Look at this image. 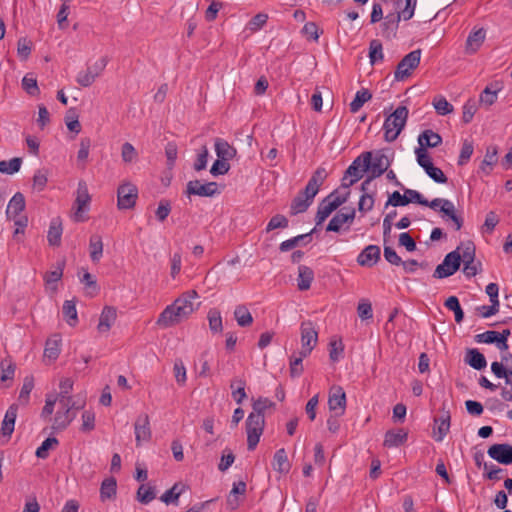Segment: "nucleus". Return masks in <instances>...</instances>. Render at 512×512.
<instances>
[{
    "label": "nucleus",
    "mask_w": 512,
    "mask_h": 512,
    "mask_svg": "<svg viewBox=\"0 0 512 512\" xmlns=\"http://www.w3.org/2000/svg\"><path fill=\"white\" fill-rule=\"evenodd\" d=\"M477 111V104L473 100H468L463 106L462 120L465 124L470 123Z\"/></svg>",
    "instance_id": "obj_63"
},
{
    "label": "nucleus",
    "mask_w": 512,
    "mask_h": 512,
    "mask_svg": "<svg viewBox=\"0 0 512 512\" xmlns=\"http://www.w3.org/2000/svg\"><path fill=\"white\" fill-rule=\"evenodd\" d=\"M215 151L219 159L225 160L227 162L233 159L237 154V151L233 146L220 138L216 139L215 141Z\"/></svg>",
    "instance_id": "obj_33"
},
{
    "label": "nucleus",
    "mask_w": 512,
    "mask_h": 512,
    "mask_svg": "<svg viewBox=\"0 0 512 512\" xmlns=\"http://www.w3.org/2000/svg\"><path fill=\"white\" fill-rule=\"evenodd\" d=\"M490 458L503 465L512 464V445L497 443L489 447L487 451Z\"/></svg>",
    "instance_id": "obj_15"
},
{
    "label": "nucleus",
    "mask_w": 512,
    "mask_h": 512,
    "mask_svg": "<svg viewBox=\"0 0 512 512\" xmlns=\"http://www.w3.org/2000/svg\"><path fill=\"white\" fill-rule=\"evenodd\" d=\"M306 356H302L301 351L294 353L290 357V376L292 378L299 377L303 373L302 361Z\"/></svg>",
    "instance_id": "obj_47"
},
{
    "label": "nucleus",
    "mask_w": 512,
    "mask_h": 512,
    "mask_svg": "<svg viewBox=\"0 0 512 512\" xmlns=\"http://www.w3.org/2000/svg\"><path fill=\"white\" fill-rule=\"evenodd\" d=\"M245 386L246 382L241 378H234L230 383L232 397L238 404L246 398Z\"/></svg>",
    "instance_id": "obj_39"
},
{
    "label": "nucleus",
    "mask_w": 512,
    "mask_h": 512,
    "mask_svg": "<svg viewBox=\"0 0 512 512\" xmlns=\"http://www.w3.org/2000/svg\"><path fill=\"white\" fill-rule=\"evenodd\" d=\"M186 193L201 197H212L218 193L217 183L209 182L202 184L199 180H192L187 183Z\"/></svg>",
    "instance_id": "obj_16"
},
{
    "label": "nucleus",
    "mask_w": 512,
    "mask_h": 512,
    "mask_svg": "<svg viewBox=\"0 0 512 512\" xmlns=\"http://www.w3.org/2000/svg\"><path fill=\"white\" fill-rule=\"evenodd\" d=\"M408 117V109L406 106H399L389 115L383 125L384 138L387 142H393L397 139L403 130Z\"/></svg>",
    "instance_id": "obj_3"
},
{
    "label": "nucleus",
    "mask_w": 512,
    "mask_h": 512,
    "mask_svg": "<svg viewBox=\"0 0 512 512\" xmlns=\"http://www.w3.org/2000/svg\"><path fill=\"white\" fill-rule=\"evenodd\" d=\"M32 49V42L26 37H22L17 42V54L22 60H26Z\"/></svg>",
    "instance_id": "obj_56"
},
{
    "label": "nucleus",
    "mask_w": 512,
    "mask_h": 512,
    "mask_svg": "<svg viewBox=\"0 0 512 512\" xmlns=\"http://www.w3.org/2000/svg\"><path fill=\"white\" fill-rule=\"evenodd\" d=\"M313 232H314V229L309 233L298 235L296 237H293L291 239L283 241L279 246V250L281 252L290 251L293 248H295L296 246L300 245V243L302 242V240H304V238H308V242H311L312 241L311 235Z\"/></svg>",
    "instance_id": "obj_43"
},
{
    "label": "nucleus",
    "mask_w": 512,
    "mask_h": 512,
    "mask_svg": "<svg viewBox=\"0 0 512 512\" xmlns=\"http://www.w3.org/2000/svg\"><path fill=\"white\" fill-rule=\"evenodd\" d=\"M433 106L439 115H447L453 111V106L444 97L434 99Z\"/></svg>",
    "instance_id": "obj_62"
},
{
    "label": "nucleus",
    "mask_w": 512,
    "mask_h": 512,
    "mask_svg": "<svg viewBox=\"0 0 512 512\" xmlns=\"http://www.w3.org/2000/svg\"><path fill=\"white\" fill-rule=\"evenodd\" d=\"M430 208L442 213V218L451 220L456 230H460L463 226V219L456 213L455 205L448 199L435 198L431 201Z\"/></svg>",
    "instance_id": "obj_7"
},
{
    "label": "nucleus",
    "mask_w": 512,
    "mask_h": 512,
    "mask_svg": "<svg viewBox=\"0 0 512 512\" xmlns=\"http://www.w3.org/2000/svg\"><path fill=\"white\" fill-rule=\"evenodd\" d=\"M372 94L368 89H362L357 91L355 98L350 103V111L352 113L358 112L361 107L366 103L367 101L371 100Z\"/></svg>",
    "instance_id": "obj_42"
},
{
    "label": "nucleus",
    "mask_w": 512,
    "mask_h": 512,
    "mask_svg": "<svg viewBox=\"0 0 512 512\" xmlns=\"http://www.w3.org/2000/svg\"><path fill=\"white\" fill-rule=\"evenodd\" d=\"M511 358V353H505L501 354V361L500 362H493L491 364V371L497 378H504L506 385L509 386V388H512V372L510 371L507 374V371L504 370V365L507 364V362Z\"/></svg>",
    "instance_id": "obj_22"
},
{
    "label": "nucleus",
    "mask_w": 512,
    "mask_h": 512,
    "mask_svg": "<svg viewBox=\"0 0 512 512\" xmlns=\"http://www.w3.org/2000/svg\"><path fill=\"white\" fill-rule=\"evenodd\" d=\"M366 171H368V169H365L361 154L347 168L341 188L348 189L351 185H353L355 182L361 179L363 177L364 172Z\"/></svg>",
    "instance_id": "obj_12"
},
{
    "label": "nucleus",
    "mask_w": 512,
    "mask_h": 512,
    "mask_svg": "<svg viewBox=\"0 0 512 512\" xmlns=\"http://www.w3.org/2000/svg\"><path fill=\"white\" fill-rule=\"evenodd\" d=\"M421 54V50L416 49L402 58L394 73V77L397 81H403L411 75L412 71L419 66Z\"/></svg>",
    "instance_id": "obj_6"
},
{
    "label": "nucleus",
    "mask_w": 512,
    "mask_h": 512,
    "mask_svg": "<svg viewBox=\"0 0 512 512\" xmlns=\"http://www.w3.org/2000/svg\"><path fill=\"white\" fill-rule=\"evenodd\" d=\"M265 419L263 414L250 413L246 420L247 448L253 451L263 433Z\"/></svg>",
    "instance_id": "obj_5"
},
{
    "label": "nucleus",
    "mask_w": 512,
    "mask_h": 512,
    "mask_svg": "<svg viewBox=\"0 0 512 512\" xmlns=\"http://www.w3.org/2000/svg\"><path fill=\"white\" fill-rule=\"evenodd\" d=\"M464 361L476 370H482L487 366L485 356L476 348L466 350Z\"/></svg>",
    "instance_id": "obj_26"
},
{
    "label": "nucleus",
    "mask_w": 512,
    "mask_h": 512,
    "mask_svg": "<svg viewBox=\"0 0 512 512\" xmlns=\"http://www.w3.org/2000/svg\"><path fill=\"white\" fill-rule=\"evenodd\" d=\"M415 11L410 6H405L400 11L389 13L385 16L384 22L381 24L382 35L386 39H392L396 37L399 22L401 20L407 21L414 16Z\"/></svg>",
    "instance_id": "obj_4"
},
{
    "label": "nucleus",
    "mask_w": 512,
    "mask_h": 512,
    "mask_svg": "<svg viewBox=\"0 0 512 512\" xmlns=\"http://www.w3.org/2000/svg\"><path fill=\"white\" fill-rule=\"evenodd\" d=\"M363 195L360 197L359 203H358V210L360 212H367L372 210L374 206V197L373 194L370 193V191H362Z\"/></svg>",
    "instance_id": "obj_58"
},
{
    "label": "nucleus",
    "mask_w": 512,
    "mask_h": 512,
    "mask_svg": "<svg viewBox=\"0 0 512 512\" xmlns=\"http://www.w3.org/2000/svg\"><path fill=\"white\" fill-rule=\"evenodd\" d=\"M59 393L57 394L58 402L67 401V397L70 396V392L73 389V380L71 378H64L59 384Z\"/></svg>",
    "instance_id": "obj_55"
},
{
    "label": "nucleus",
    "mask_w": 512,
    "mask_h": 512,
    "mask_svg": "<svg viewBox=\"0 0 512 512\" xmlns=\"http://www.w3.org/2000/svg\"><path fill=\"white\" fill-rule=\"evenodd\" d=\"M336 209V204H333L331 201H328L327 198L325 197L318 206V210L315 217L316 225L322 224L329 217V215Z\"/></svg>",
    "instance_id": "obj_35"
},
{
    "label": "nucleus",
    "mask_w": 512,
    "mask_h": 512,
    "mask_svg": "<svg viewBox=\"0 0 512 512\" xmlns=\"http://www.w3.org/2000/svg\"><path fill=\"white\" fill-rule=\"evenodd\" d=\"M34 387V380L32 377H25L22 388L19 393V401L23 404H27L29 396Z\"/></svg>",
    "instance_id": "obj_59"
},
{
    "label": "nucleus",
    "mask_w": 512,
    "mask_h": 512,
    "mask_svg": "<svg viewBox=\"0 0 512 512\" xmlns=\"http://www.w3.org/2000/svg\"><path fill=\"white\" fill-rule=\"evenodd\" d=\"M486 32L484 28L472 31L466 40V52L468 54L475 53L483 44Z\"/></svg>",
    "instance_id": "obj_30"
},
{
    "label": "nucleus",
    "mask_w": 512,
    "mask_h": 512,
    "mask_svg": "<svg viewBox=\"0 0 512 512\" xmlns=\"http://www.w3.org/2000/svg\"><path fill=\"white\" fill-rule=\"evenodd\" d=\"M184 486L180 483H175L169 490H167L161 497V501L165 504L176 503L184 490Z\"/></svg>",
    "instance_id": "obj_45"
},
{
    "label": "nucleus",
    "mask_w": 512,
    "mask_h": 512,
    "mask_svg": "<svg viewBox=\"0 0 512 512\" xmlns=\"http://www.w3.org/2000/svg\"><path fill=\"white\" fill-rule=\"evenodd\" d=\"M450 420V412L448 410L442 409L440 416L435 418V423L437 424V433L435 436L436 441L441 442L449 432Z\"/></svg>",
    "instance_id": "obj_29"
},
{
    "label": "nucleus",
    "mask_w": 512,
    "mask_h": 512,
    "mask_svg": "<svg viewBox=\"0 0 512 512\" xmlns=\"http://www.w3.org/2000/svg\"><path fill=\"white\" fill-rule=\"evenodd\" d=\"M117 206L120 210L131 209L138 198V189L132 183H124L117 190Z\"/></svg>",
    "instance_id": "obj_11"
},
{
    "label": "nucleus",
    "mask_w": 512,
    "mask_h": 512,
    "mask_svg": "<svg viewBox=\"0 0 512 512\" xmlns=\"http://www.w3.org/2000/svg\"><path fill=\"white\" fill-rule=\"evenodd\" d=\"M473 150H474L473 143L471 141L464 140L461 151H460V155L458 158V165H460V166L465 165L471 158V155L473 154Z\"/></svg>",
    "instance_id": "obj_57"
},
{
    "label": "nucleus",
    "mask_w": 512,
    "mask_h": 512,
    "mask_svg": "<svg viewBox=\"0 0 512 512\" xmlns=\"http://www.w3.org/2000/svg\"><path fill=\"white\" fill-rule=\"evenodd\" d=\"M89 251L91 260L94 263L99 262L103 254V242L99 235H93L89 241Z\"/></svg>",
    "instance_id": "obj_37"
},
{
    "label": "nucleus",
    "mask_w": 512,
    "mask_h": 512,
    "mask_svg": "<svg viewBox=\"0 0 512 512\" xmlns=\"http://www.w3.org/2000/svg\"><path fill=\"white\" fill-rule=\"evenodd\" d=\"M314 280L313 270L305 265L298 267L297 287L300 291H306L311 287Z\"/></svg>",
    "instance_id": "obj_31"
},
{
    "label": "nucleus",
    "mask_w": 512,
    "mask_h": 512,
    "mask_svg": "<svg viewBox=\"0 0 512 512\" xmlns=\"http://www.w3.org/2000/svg\"><path fill=\"white\" fill-rule=\"evenodd\" d=\"M301 330V354L308 356L314 349L318 341V333L315 330L314 324L311 321H304L300 326Z\"/></svg>",
    "instance_id": "obj_10"
},
{
    "label": "nucleus",
    "mask_w": 512,
    "mask_h": 512,
    "mask_svg": "<svg viewBox=\"0 0 512 512\" xmlns=\"http://www.w3.org/2000/svg\"><path fill=\"white\" fill-rule=\"evenodd\" d=\"M117 317V312L114 307L105 306L102 310V313L99 318V323L97 329L100 333L108 332L115 322Z\"/></svg>",
    "instance_id": "obj_24"
},
{
    "label": "nucleus",
    "mask_w": 512,
    "mask_h": 512,
    "mask_svg": "<svg viewBox=\"0 0 512 512\" xmlns=\"http://www.w3.org/2000/svg\"><path fill=\"white\" fill-rule=\"evenodd\" d=\"M59 444L55 437H48L36 450V456L40 459H46L49 456V450L54 449Z\"/></svg>",
    "instance_id": "obj_46"
},
{
    "label": "nucleus",
    "mask_w": 512,
    "mask_h": 512,
    "mask_svg": "<svg viewBox=\"0 0 512 512\" xmlns=\"http://www.w3.org/2000/svg\"><path fill=\"white\" fill-rule=\"evenodd\" d=\"M91 201V196L88 191V186L85 181L80 180L76 191V199L74 202V220L77 222L83 221L82 214L88 210Z\"/></svg>",
    "instance_id": "obj_9"
},
{
    "label": "nucleus",
    "mask_w": 512,
    "mask_h": 512,
    "mask_svg": "<svg viewBox=\"0 0 512 512\" xmlns=\"http://www.w3.org/2000/svg\"><path fill=\"white\" fill-rule=\"evenodd\" d=\"M21 164L22 158L20 157H14L9 161L2 160L0 161V172L2 174L12 175L20 170Z\"/></svg>",
    "instance_id": "obj_44"
},
{
    "label": "nucleus",
    "mask_w": 512,
    "mask_h": 512,
    "mask_svg": "<svg viewBox=\"0 0 512 512\" xmlns=\"http://www.w3.org/2000/svg\"><path fill=\"white\" fill-rule=\"evenodd\" d=\"M445 307L453 311L455 314V321L460 323L463 321L464 312L460 306L459 300L456 296H450L444 303Z\"/></svg>",
    "instance_id": "obj_49"
},
{
    "label": "nucleus",
    "mask_w": 512,
    "mask_h": 512,
    "mask_svg": "<svg viewBox=\"0 0 512 512\" xmlns=\"http://www.w3.org/2000/svg\"><path fill=\"white\" fill-rule=\"evenodd\" d=\"M48 181V173L46 170H37L33 176V188L42 191L46 187Z\"/></svg>",
    "instance_id": "obj_61"
},
{
    "label": "nucleus",
    "mask_w": 512,
    "mask_h": 512,
    "mask_svg": "<svg viewBox=\"0 0 512 512\" xmlns=\"http://www.w3.org/2000/svg\"><path fill=\"white\" fill-rule=\"evenodd\" d=\"M362 159L365 169H368L371 175L362 182L361 191H370L372 180L387 171L391 165V160L382 150H377L374 153L364 152L362 153Z\"/></svg>",
    "instance_id": "obj_2"
},
{
    "label": "nucleus",
    "mask_w": 512,
    "mask_h": 512,
    "mask_svg": "<svg viewBox=\"0 0 512 512\" xmlns=\"http://www.w3.org/2000/svg\"><path fill=\"white\" fill-rule=\"evenodd\" d=\"M65 267V261H60L57 263V269L54 271L46 272L44 275V281L46 285L51 286L52 284L57 283L61 280L63 276V270Z\"/></svg>",
    "instance_id": "obj_51"
},
{
    "label": "nucleus",
    "mask_w": 512,
    "mask_h": 512,
    "mask_svg": "<svg viewBox=\"0 0 512 512\" xmlns=\"http://www.w3.org/2000/svg\"><path fill=\"white\" fill-rule=\"evenodd\" d=\"M327 172L324 167H318L306 185L307 192L317 195L319 188L324 183Z\"/></svg>",
    "instance_id": "obj_32"
},
{
    "label": "nucleus",
    "mask_w": 512,
    "mask_h": 512,
    "mask_svg": "<svg viewBox=\"0 0 512 512\" xmlns=\"http://www.w3.org/2000/svg\"><path fill=\"white\" fill-rule=\"evenodd\" d=\"M234 317L241 327H248L253 322V317L246 306L239 305L234 310Z\"/></svg>",
    "instance_id": "obj_41"
},
{
    "label": "nucleus",
    "mask_w": 512,
    "mask_h": 512,
    "mask_svg": "<svg viewBox=\"0 0 512 512\" xmlns=\"http://www.w3.org/2000/svg\"><path fill=\"white\" fill-rule=\"evenodd\" d=\"M75 413L70 412L65 406H60L53 419L52 430L63 431L65 430L72 420L75 418Z\"/></svg>",
    "instance_id": "obj_20"
},
{
    "label": "nucleus",
    "mask_w": 512,
    "mask_h": 512,
    "mask_svg": "<svg viewBox=\"0 0 512 512\" xmlns=\"http://www.w3.org/2000/svg\"><path fill=\"white\" fill-rule=\"evenodd\" d=\"M155 489L151 486L142 484L137 491V500L142 504H148L155 499Z\"/></svg>",
    "instance_id": "obj_52"
},
{
    "label": "nucleus",
    "mask_w": 512,
    "mask_h": 512,
    "mask_svg": "<svg viewBox=\"0 0 512 512\" xmlns=\"http://www.w3.org/2000/svg\"><path fill=\"white\" fill-rule=\"evenodd\" d=\"M229 169H230V164L227 161L218 158L213 163V165L210 169V173L213 176L224 175V174L228 173Z\"/></svg>",
    "instance_id": "obj_64"
},
{
    "label": "nucleus",
    "mask_w": 512,
    "mask_h": 512,
    "mask_svg": "<svg viewBox=\"0 0 512 512\" xmlns=\"http://www.w3.org/2000/svg\"><path fill=\"white\" fill-rule=\"evenodd\" d=\"M62 312L66 322L70 326L74 327L78 322L75 302L72 300H66L63 304Z\"/></svg>",
    "instance_id": "obj_40"
},
{
    "label": "nucleus",
    "mask_w": 512,
    "mask_h": 512,
    "mask_svg": "<svg viewBox=\"0 0 512 512\" xmlns=\"http://www.w3.org/2000/svg\"><path fill=\"white\" fill-rule=\"evenodd\" d=\"M408 439V433L403 429L388 430L385 433L383 445L387 448L399 447Z\"/></svg>",
    "instance_id": "obj_25"
},
{
    "label": "nucleus",
    "mask_w": 512,
    "mask_h": 512,
    "mask_svg": "<svg viewBox=\"0 0 512 512\" xmlns=\"http://www.w3.org/2000/svg\"><path fill=\"white\" fill-rule=\"evenodd\" d=\"M25 197L21 192H17L10 199L7 209L6 215L9 219H15L20 215L22 211L25 209Z\"/></svg>",
    "instance_id": "obj_23"
},
{
    "label": "nucleus",
    "mask_w": 512,
    "mask_h": 512,
    "mask_svg": "<svg viewBox=\"0 0 512 512\" xmlns=\"http://www.w3.org/2000/svg\"><path fill=\"white\" fill-rule=\"evenodd\" d=\"M22 88L24 91L31 95V96H37L40 93L37 79L32 74H27L22 79Z\"/></svg>",
    "instance_id": "obj_50"
},
{
    "label": "nucleus",
    "mask_w": 512,
    "mask_h": 512,
    "mask_svg": "<svg viewBox=\"0 0 512 512\" xmlns=\"http://www.w3.org/2000/svg\"><path fill=\"white\" fill-rule=\"evenodd\" d=\"M209 328L212 332L218 333L223 329L221 314L216 309H211L208 312Z\"/></svg>",
    "instance_id": "obj_54"
},
{
    "label": "nucleus",
    "mask_w": 512,
    "mask_h": 512,
    "mask_svg": "<svg viewBox=\"0 0 512 512\" xmlns=\"http://www.w3.org/2000/svg\"><path fill=\"white\" fill-rule=\"evenodd\" d=\"M316 195L307 192V189L300 191L292 200L290 205V215L294 216L299 213H304L313 203Z\"/></svg>",
    "instance_id": "obj_18"
},
{
    "label": "nucleus",
    "mask_w": 512,
    "mask_h": 512,
    "mask_svg": "<svg viewBox=\"0 0 512 512\" xmlns=\"http://www.w3.org/2000/svg\"><path fill=\"white\" fill-rule=\"evenodd\" d=\"M383 47L379 40H372L369 44L370 63L374 65L376 62L383 60Z\"/></svg>",
    "instance_id": "obj_48"
},
{
    "label": "nucleus",
    "mask_w": 512,
    "mask_h": 512,
    "mask_svg": "<svg viewBox=\"0 0 512 512\" xmlns=\"http://www.w3.org/2000/svg\"><path fill=\"white\" fill-rule=\"evenodd\" d=\"M198 297L195 290L183 293L162 311L157 319V325L168 328L187 319L195 311L194 300Z\"/></svg>",
    "instance_id": "obj_1"
},
{
    "label": "nucleus",
    "mask_w": 512,
    "mask_h": 512,
    "mask_svg": "<svg viewBox=\"0 0 512 512\" xmlns=\"http://www.w3.org/2000/svg\"><path fill=\"white\" fill-rule=\"evenodd\" d=\"M18 406L16 404H12L7 409L4 419L2 421L0 433L3 437L7 439L10 438L11 434L14 431L15 421L17 418Z\"/></svg>",
    "instance_id": "obj_21"
},
{
    "label": "nucleus",
    "mask_w": 512,
    "mask_h": 512,
    "mask_svg": "<svg viewBox=\"0 0 512 512\" xmlns=\"http://www.w3.org/2000/svg\"><path fill=\"white\" fill-rule=\"evenodd\" d=\"M356 211L354 208L344 207L338 211L329 221L326 231L339 232L345 223L352 224L355 219Z\"/></svg>",
    "instance_id": "obj_13"
},
{
    "label": "nucleus",
    "mask_w": 512,
    "mask_h": 512,
    "mask_svg": "<svg viewBox=\"0 0 512 512\" xmlns=\"http://www.w3.org/2000/svg\"><path fill=\"white\" fill-rule=\"evenodd\" d=\"M460 265L461 257L457 248L445 256L443 262L436 267L433 277L439 279L449 277L459 270Z\"/></svg>",
    "instance_id": "obj_8"
},
{
    "label": "nucleus",
    "mask_w": 512,
    "mask_h": 512,
    "mask_svg": "<svg viewBox=\"0 0 512 512\" xmlns=\"http://www.w3.org/2000/svg\"><path fill=\"white\" fill-rule=\"evenodd\" d=\"M60 342L61 339L58 335L49 338L45 344L44 358H48L51 361L56 360L60 354Z\"/></svg>",
    "instance_id": "obj_34"
},
{
    "label": "nucleus",
    "mask_w": 512,
    "mask_h": 512,
    "mask_svg": "<svg viewBox=\"0 0 512 512\" xmlns=\"http://www.w3.org/2000/svg\"><path fill=\"white\" fill-rule=\"evenodd\" d=\"M328 405L336 416L343 415L346 408V394L341 386H333L329 392Z\"/></svg>",
    "instance_id": "obj_14"
},
{
    "label": "nucleus",
    "mask_w": 512,
    "mask_h": 512,
    "mask_svg": "<svg viewBox=\"0 0 512 512\" xmlns=\"http://www.w3.org/2000/svg\"><path fill=\"white\" fill-rule=\"evenodd\" d=\"M136 445L140 446L142 442H148L152 433L148 414H140L134 424Z\"/></svg>",
    "instance_id": "obj_17"
},
{
    "label": "nucleus",
    "mask_w": 512,
    "mask_h": 512,
    "mask_svg": "<svg viewBox=\"0 0 512 512\" xmlns=\"http://www.w3.org/2000/svg\"><path fill=\"white\" fill-rule=\"evenodd\" d=\"M290 463L284 448L276 451L273 459V468L280 473H287L290 470Z\"/></svg>",
    "instance_id": "obj_36"
},
{
    "label": "nucleus",
    "mask_w": 512,
    "mask_h": 512,
    "mask_svg": "<svg viewBox=\"0 0 512 512\" xmlns=\"http://www.w3.org/2000/svg\"><path fill=\"white\" fill-rule=\"evenodd\" d=\"M289 224L288 219L281 214L273 216L266 226V232H270L277 228H287Z\"/></svg>",
    "instance_id": "obj_60"
},
{
    "label": "nucleus",
    "mask_w": 512,
    "mask_h": 512,
    "mask_svg": "<svg viewBox=\"0 0 512 512\" xmlns=\"http://www.w3.org/2000/svg\"><path fill=\"white\" fill-rule=\"evenodd\" d=\"M381 250L377 245H368L357 257V262L361 266L372 267L380 260Z\"/></svg>",
    "instance_id": "obj_19"
},
{
    "label": "nucleus",
    "mask_w": 512,
    "mask_h": 512,
    "mask_svg": "<svg viewBox=\"0 0 512 512\" xmlns=\"http://www.w3.org/2000/svg\"><path fill=\"white\" fill-rule=\"evenodd\" d=\"M418 143H419L418 148H423V149L435 148L442 143V137L438 133H436L430 129H427V130H424L419 135Z\"/></svg>",
    "instance_id": "obj_28"
},
{
    "label": "nucleus",
    "mask_w": 512,
    "mask_h": 512,
    "mask_svg": "<svg viewBox=\"0 0 512 512\" xmlns=\"http://www.w3.org/2000/svg\"><path fill=\"white\" fill-rule=\"evenodd\" d=\"M117 482L114 477L105 479L100 488V497L102 501L116 496Z\"/></svg>",
    "instance_id": "obj_38"
},
{
    "label": "nucleus",
    "mask_w": 512,
    "mask_h": 512,
    "mask_svg": "<svg viewBox=\"0 0 512 512\" xmlns=\"http://www.w3.org/2000/svg\"><path fill=\"white\" fill-rule=\"evenodd\" d=\"M63 232L62 221L60 217L53 218L49 225V230L47 234V240L49 245L51 246H60L61 244V236Z\"/></svg>",
    "instance_id": "obj_27"
},
{
    "label": "nucleus",
    "mask_w": 512,
    "mask_h": 512,
    "mask_svg": "<svg viewBox=\"0 0 512 512\" xmlns=\"http://www.w3.org/2000/svg\"><path fill=\"white\" fill-rule=\"evenodd\" d=\"M121 157L124 163L130 164L138 159V152L131 143L125 142L121 148Z\"/></svg>",
    "instance_id": "obj_53"
}]
</instances>
